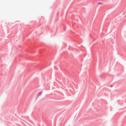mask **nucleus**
<instances>
[{"mask_svg":"<svg viewBox=\"0 0 126 126\" xmlns=\"http://www.w3.org/2000/svg\"><path fill=\"white\" fill-rule=\"evenodd\" d=\"M42 92H39L36 95V97H37L38 98L39 96H40L41 95V94H42Z\"/></svg>","mask_w":126,"mask_h":126,"instance_id":"1","label":"nucleus"},{"mask_svg":"<svg viewBox=\"0 0 126 126\" xmlns=\"http://www.w3.org/2000/svg\"><path fill=\"white\" fill-rule=\"evenodd\" d=\"M98 3L99 5H101V4H103V3L102 2H99V3Z\"/></svg>","mask_w":126,"mask_h":126,"instance_id":"2","label":"nucleus"}]
</instances>
